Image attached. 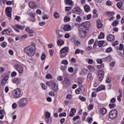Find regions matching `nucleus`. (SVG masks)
<instances>
[{
    "instance_id": "nucleus-43",
    "label": "nucleus",
    "mask_w": 124,
    "mask_h": 124,
    "mask_svg": "<svg viewBox=\"0 0 124 124\" xmlns=\"http://www.w3.org/2000/svg\"><path fill=\"white\" fill-rule=\"evenodd\" d=\"M80 119V116L79 115H77L76 116H75L73 118V121L74 122H76L77 120H79Z\"/></svg>"
},
{
    "instance_id": "nucleus-39",
    "label": "nucleus",
    "mask_w": 124,
    "mask_h": 124,
    "mask_svg": "<svg viewBox=\"0 0 124 124\" xmlns=\"http://www.w3.org/2000/svg\"><path fill=\"white\" fill-rule=\"evenodd\" d=\"M81 73L83 75H86L88 73V70L87 69H83L81 71Z\"/></svg>"
},
{
    "instance_id": "nucleus-60",
    "label": "nucleus",
    "mask_w": 124,
    "mask_h": 124,
    "mask_svg": "<svg viewBox=\"0 0 124 124\" xmlns=\"http://www.w3.org/2000/svg\"><path fill=\"white\" fill-rule=\"evenodd\" d=\"M74 44L76 46H79L80 45V42L79 41H75Z\"/></svg>"
},
{
    "instance_id": "nucleus-1",
    "label": "nucleus",
    "mask_w": 124,
    "mask_h": 124,
    "mask_svg": "<svg viewBox=\"0 0 124 124\" xmlns=\"http://www.w3.org/2000/svg\"><path fill=\"white\" fill-rule=\"evenodd\" d=\"M88 23L83 22L81 24H76V26H79L78 27V36L81 38H85L87 36V30H88Z\"/></svg>"
},
{
    "instance_id": "nucleus-37",
    "label": "nucleus",
    "mask_w": 124,
    "mask_h": 124,
    "mask_svg": "<svg viewBox=\"0 0 124 124\" xmlns=\"http://www.w3.org/2000/svg\"><path fill=\"white\" fill-rule=\"evenodd\" d=\"M65 11H66V12H68V11H70V10H71V9H72V6H66L65 7Z\"/></svg>"
},
{
    "instance_id": "nucleus-12",
    "label": "nucleus",
    "mask_w": 124,
    "mask_h": 124,
    "mask_svg": "<svg viewBox=\"0 0 124 124\" xmlns=\"http://www.w3.org/2000/svg\"><path fill=\"white\" fill-rule=\"evenodd\" d=\"M5 12L8 17H11V13H12V9L11 7H7L5 9Z\"/></svg>"
},
{
    "instance_id": "nucleus-35",
    "label": "nucleus",
    "mask_w": 124,
    "mask_h": 124,
    "mask_svg": "<svg viewBox=\"0 0 124 124\" xmlns=\"http://www.w3.org/2000/svg\"><path fill=\"white\" fill-rule=\"evenodd\" d=\"M45 117L46 119H49L50 117H51V113L49 112H46L45 114Z\"/></svg>"
},
{
    "instance_id": "nucleus-46",
    "label": "nucleus",
    "mask_w": 124,
    "mask_h": 124,
    "mask_svg": "<svg viewBox=\"0 0 124 124\" xmlns=\"http://www.w3.org/2000/svg\"><path fill=\"white\" fill-rule=\"evenodd\" d=\"M66 98L67 99H69V100H71L72 99V95L70 94H68L66 95Z\"/></svg>"
},
{
    "instance_id": "nucleus-14",
    "label": "nucleus",
    "mask_w": 124,
    "mask_h": 124,
    "mask_svg": "<svg viewBox=\"0 0 124 124\" xmlns=\"http://www.w3.org/2000/svg\"><path fill=\"white\" fill-rule=\"evenodd\" d=\"M12 82H13L15 84L18 85V84H20V83H21V78L16 77L12 79Z\"/></svg>"
},
{
    "instance_id": "nucleus-30",
    "label": "nucleus",
    "mask_w": 124,
    "mask_h": 124,
    "mask_svg": "<svg viewBox=\"0 0 124 124\" xmlns=\"http://www.w3.org/2000/svg\"><path fill=\"white\" fill-rule=\"evenodd\" d=\"M104 33L102 32H101L99 35L98 37V39H102V38H104Z\"/></svg>"
},
{
    "instance_id": "nucleus-32",
    "label": "nucleus",
    "mask_w": 124,
    "mask_h": 124,
    "mask_svg": "<svg viewBox=\"0 0 124 124\" xmlns=\"http://www.w3.org/2000/svg\"><path fill=\"white\" fill-rule=\"evenodd\" d=\"M26 31H27L29 34L33 33V31L30 29L29 28H27L26 29Z\"/></svg>"
},
{
    "instance_id": "nucleus-24",
    "label": "nucleus",
    "mask_w": 124,
    "mask_h": 124,
    "mask_svg": "<svg viewBox=\"0 0 124 124\" xmlns=\"http://www.w3.org/2000/svg\"><path fill=\"white\" fill-rule=\"evenodd\" d=\"M65 4L69 5H71L72 6V5L73 4V1H72V0H64Z\"/></svg>"
},
{
    "instance_id": "nucleus-55",
    "label": "nucleus",
    "mask_w": 124,
    "mask_h": 124,
    "mask_svg": "<svg viewBox=\"0 0 124 124\" xmlns=\"http://www.w3.org/2000/svg\"><path fill=\"white\" fill-rule=\"evenodd\" d=\"M79 99H80V100H81V101H86V98L83 96H79Z\"/></svg>"
},
{
    "instance_id": "nucleus-56",
    "label": "nucleus",
    "mask_w": 124,
    "mask_h": 124,
    "mask_svg": "<svg viewBox=\"0 0 124 124\" xmlns=\"http://www.w3.org/2000/svg\"><path fill=\"white\" fill-rule=\"evenodd\" d=\"M87 122H88V124H91L93 123V118L91 117L90 118H88L87 119Z\"/></svg>"
},
{
    "instance_id": "nucleus-48",
    "label": "nucleus",
    "mask_w": 124,
    "mask_h": 124,
    "mask_svg": "<svg viewBox=\"0 0 124 124\" xmlns=\"http://www.w3.org/2000/svg\"><path fill=\"white\" fill-rule=\"evenodd\" d=\"M62 63L63 64H65V65H67V64H68V62H67V60H62Z\"/></svg>"
},
{
    "instance_id": "nucleus-2",
    "label": "nucleus",
    "mask_w": 124,
    "mask_h": 124,
    "mask_svg": "<svg viewBox=\"0 0 124 124\" xmlns=\"http://www.w3.org/2000/svg\"><path fill=\"white\" fill-rule=\"evenodd\" d=\"M35 46V43H31L30 46L24 49V52L28 57H32V56L34 55L35 50H36Z\"/></svg>"
},
{
    "instance_id": "nucleus-26",
    "label": "nucleus",
    "mask_w": 124,
    "mask_h": 124,
    "mask_svg": "<svg viewBox=\"0 0 124 124\" xmlns=\"http://www.w3.org/2000/svg\"><path fill=\"white\" fill-rule=\"evenodd\" d=\"M98 17V14H97V10L94 9L93 10V18H97Z\"/></svg>"
},
{
    "instance_id": "nucleus-50",
    "label": "nucleus",
    "mask_w": 124,
    "mask_h": 124,
    "mask_svg": "<svg viewBox=\"0 0 124 124\" xmlns=\"http://www.w3.org/2000/svg\"><path fill=\"white\" fill-rule=\"evenodd\" d=\"M27 37H28V34H24L21 37L20 39L21 40H24V39H26Z\"/></svg>"
},
{
    "instance_id": "nucleus-44",
    "label": "nucleus",
    "mask_w": 124,
    "mask_h": 124,
    "mask_svg": "<svg viewBox=\"0 0 124 124\" xmlns=\"http://www.w3.org/2000/svg\"><path fill=\"white\" fill-rule=\"evenodd\" d=\"M112 51H113V49H112V47H108V48H107L106 50V52L107 53H111V52H112Z\"/></svg>"
},
{
    "instance_id": "nucleus-4",
    "label": "nucleus",
    "mask_w": 124,
    "mask_h": 124,
    "mask_svg": "<svg viewBox=\"0 0 124 124\" xmlns=\"http://www.w3.org/2000/svg\"><path fill=\"white\" fill-rule=\"evenodd\" d=\"M108 116L111 120H116L117 117H118V111L117 109H113L110 111Z\"/></svg>"
},
{
    "instance_id": "nucleus-47",
    "label": "nucleus",
    "mask_w": 124,
    "mask_h": 124,
    "mask_svg": "<svg viewBox=\"0 0 124 124\" xmlns=\"http://www.w3.org/2000/svg\"><path fill=\"white\" fill-rule=\"evenodd\" d=\"M88 108L90 111L93 110V104L89 105Z\"/></svg>"
},
{
    "instance_id": "nucleus-62",
    "label": "nucleus",
    "mask_w": 124,
    "mask_h": 124,
    "mask_svg": "<svg viewBox=\"0 0 124 124\" xmlns=\"http://www.w3.org/2000/svg\"><path fill=\"white\" fill-rule=\"evenodd\" d=\"M115 62H112L110 64H109V66L110 67H114L115 66Z\"/></svg>"
},
{
    "instance_id": "nucleus-63",
    "label": "nucleus",
    "mask_w": 124,
    "mask_h": 124,
    "mask_svg": "<svg viewBox=\"0 0 124 124\" xmlns=\"http://www.w3.org/2000/svg\"><path fill=\"white\" fill-rule=\"evenodd\" d=\"M123 49H124V45L123 44H121L120 45V46H119V49L120 50V51H122V50H123Z\"/></svg>"
},
{
    "instance_id": "nucleus-21",
    "label": "nucleus",
    "mask_w": 124,
    "mask_h": 124,
    "mask_svg": "<svg viewBox=\"0 0 124 124\" xmlns=\"http://www.w3.org/2000/svg\"><path fill=\"white\" fill-rule=\"evenodd\" d=\"M97 23V29H101L102 28V23H101V21L99 20V19H98L96 20Z\"/></svg>"
},
{
    "instance_id": "nucleus-29",
    "label": "nucleus",
    "mask_w": 124,
    "mask_h": 124,
    "mask_svg": "<svg viewBox=\"0 0 124 124\" xmlns=\"http://www.w3.org/2000/svg\"><path fill=\"white\" fill-rule=\"evenodd\" d=\"M118 24H119V22L118 20H114L111 24V26L113 27H116V26H118Z\"/></svg>"
},
{
    "instance_id": "nucleus-64",
    "label": "nucleus",
    "mask_w": 124,
    "mask_h": 124,
    "mask_svg": "<svg viewBox=\"0 0 124 124\" xmlns=\"http://www.w3.org/2000/svg\"><path fill=\"white\" fill-rule=\"evenodd\" d=\"M61 69L62 70V71H64V70L66 69V66H62L61 67Z\"/></svg>"
},
{
    "instance_id": "nucleus-38",
    "label": "nucleus",
    "mask_w": 124,
    "mask_h": 124,
    "mask_svg": "<svg viewBox=\"0 0 124 124\" xmlns=\"http://www.w3.org/2000/svg\"><path fill=\"white\" fill-rule=\"evenodd\" d=\"M108 107L110 109H113L116 107V104H109Z\"/></svg>"
},
{
    "instance_id": "nucleus-25",
    "label": "nucleus",
    "mask_w": 124,
    "mask_h": 124,
    "mask_svg": "<svg viewBox=\"0 0 124 124\" xmlns=\"http://www.w3.org/2000/svg\"><path fill=\"white\" fill-rule=\"evenodd\" d=\"M30 16L31 18V22H34V21H35V15L33 13H31L30 14Z\"/></svg>"
},
{
    "instance_id": "nucleus-20",
    "label": "nucleus",
    "mask_w": 124,
    "mask_h": 124,
    "mask_svg": "<svg viewBox=\"0 0 124 124\" xmlns=\"http://www.w3.org/2000/svg\"><path fill=\"white\" fill-rule=\"evenodd\" d=\"M29 5L30 8H31L32 9L35 8V4L34 3V2L32 1H31L29 2Z\"/></svg>"
},
{
    "instance_id": "nucleus-42",
    "label": "nucleus",
    "mask_w": 124,
    "mask_h": 124,
    "mask_svg": "<svg viewBox=\"0 0 124 124\" xmlns=\"http://www.w3.org/2000/svg\"><path fill=\"white\" fill-rule=\"evenodd\" d=\"M82 91V89L78 88L77 90H76L75 93L77 94H79V93H81V92Z\"/></svg>"
},
{
    "instance_id": "nucleus-31",
    "label": "nucleus",
    "mask_w": 124,
    "mask_h": 124,
    "mask_svg": "<svg viewBox=\"0 0 124 124\" xmlns=\"http://www.w3.org/2000/svg\"><path fill=\"white\" fill-rule=\"evenodd\" d=\"M104 43H105L104 41H99L98 43V45L99 47H102Z\"/></svg>"
},
{
    "instance_id": "nucleus-9",
    "label": "nucleus",
    "mask_w": 124,
    "mask_h": 124,
    "mask_svg": "<svg viewBox=\"0 0 124 124\" xmlns=\"http://www.w3.org/2000/svg\"><path fill=\"white\" fill-rule=\"evenodd\" d=\"M51 88L52 91H54L55 93H58L59 91V85L56 83L55 81L51 82Z\"/></svg>"
},
{
    "instance_id": "nucleus-6",
    "label": "nucleus",
    "mask_w": 124,
    "mask_h": 124,
    "mask_svg": "<svg viewBox=\"0 0 124 124\" xmlns=\"http://www.w3.org/2000/svg\"><path fill=\"white\" fill-rule=\"evenodd\" d=\"M68 53V47L65 46L61 49L60 52V58H64Z\"/></svg>"
},
{
    "instance_id": "nucleus-61",
    "label": "nucleus",
    "mask_w": 124,
    "mask_h": 124,
    "mask_svg": "<svg viewBox=\"0 0 124 124\" xmlns=\"http://www.w3.org/2000/svg\"><path fill=\"white\" fill-rule=\"evenodd\" d=\"M16 76H17V73H16V72L14 71V72H12V73H11L12 77H15Z\"/></svg>"
},
{
    "instance_id": "nucleus-40",
    "label": "nucleus",
    "mask_w": 124,
    "mask_h": 124,
    "mask_svg": "<svg viewBox=\"0 0 124 124\" xmlns=\"http://www.w3.org/2000/svg\"><path fill=\"white\" fill-rule=\"evenodd\" d=\"M54 18H56V19H59L60 18V15H59V13L55 12L53 15Z\"/></svg>"
},
{
    "instance_id": "nucleus-13",
    "label": "nucleus",
    "mask_w": 124,
    "mask_h": 124,
    "mask_svg": "<svg viewBox=\"0 0 124 124\" xmlns=\"http://www.w3.org/2000/svg\"><path fill=\"white\" fill-rule=\"evenodd\" d=\"M6 31H8V35H13L14 33H13V31H12V30L11 29H5L2 32V35H3V34H4V32H6Z\"/></svg>"
},
{
    "instance_id": "nucleus-49",
    "label": "nucleus",
    "mask_w": 124,
    "mask_h": 124,
    "mask_svg": "<svg viewBox=\"0 0 124 124\" xmlns=\"http://www.w3.org/2000/svg\"><path fill=\"white\" fill-rule=\"evenodd\" d=\"M87 79L88 81H90L91 79H92V74L89 73L88 74Z\"/></svg>"
},
{
    "instance_id": "nucleus-33",
    "label": "nucleus",
    "mask_w": 124,
    "mask_h": 124,
    "mask_svg": "<svg viewBox=\"0 0 124 124\" xmlns=\"http://www.w3.org/2000/svg\"><path fill=\"white\" fill-rule=\"evenodd\" d=\"M16 27L17 28V29H18L19 30H21V31H23L24 30V27L19 25L18 24L16 25Z\"/></svg>"
},
{
    "instance_id": "nucleus-3",
    "label": "nucleus",
    "mask_w": 124,
    "mask_h": 124,
    "mask_svg": "<svg viewBox=\"0 0 124 124\" xmlns=\"http://www.w3.org/2000/svg\"><path fill=\"white\" fill-rule=\"evenodd\" d=\"M23 95V93L21 92L20 89H16L12 93V97L14 98H19Z\"/></svg>"
},
{
    "instance_id": "nucleus-27",
    "label": "nucleus",
    "mask_w": 124,
    "mask_h": 124,
    "mask_svg": "<svg viewBox=\"0 0 124 124\" xmlns=\"http://www.w3.org/2000/svg\"><path fill=\"white\" fill-rule=\"evenodd\" d=\"M57 44L59 46H62L64 44V41L62 39L58 40L57 41Z\"/></svg>"
},
{
    "instance_id": "nucleus-16",
    "label": "nucleus",
    "mask_w": 124,
    "mask_h": 124,
    "mask_svg": "<svg viewBox=\"0 0 124 124\" xmlns=\"http://www.w3.org/2000/svg\"><path fill=\"white\" fill-rule=\"evenodd\" d=\"M108 41H114L115 40V36L113 34H109L107 37Z\"/></svg>"
},
{
    "instance_id": "nucleus-10",
    "label": "nucleus",
    "mask_w": 124,
    "mask_h": 124,
    "mask_svg": "<svg viewBox=\"0 0 124 124\" xmlns=\"http://www.w3.org/2000/svg\"><path fill=\"white\" fill-rule=\"evenodd\" d=\"M73 13L78 15H81L83 14V11L79 7H76L73 9Z\"/></svg>"
},
{
    "instance_id": "nucleus-57",
    "label": "nucleus",
    "mask_w": 124,
    "mask_h": 124,
    "mask_svg": "<svg viewBox=\"0 0 124 124\" xmlns=\"http://www.w3.org/2000/svg\"><path fill=\"white\" fill-rule=\"evenodd\" d=\"M41 86L43 90H46L47 89V86H45V84L43 83H41Z\"/></svg>"
},
{
    "instance_id": "nucleus-23",
    "label": "nucleus",
    "mask_w": 124,
    "mask_h": 124,
    "mask_svg": "<svg viewBox=\"0 0 124 124\" xmlns=\"http://www.w3.org/2000/svg\"><path fill=\"white\" fill-rule=\"evenodd\" d=\"M100 113L101 115H105L107 113V109L105 108H103L100 110Z\"/></svg>"
},
{
    "instance_id": "nucleus-18",
    "label": "nucleus",
    "mask_w": 124,
    "mask_h": 124,
    "mask_svg": "<svg viewBox=\"0 0 124 124\" xmlns=\"http://www.w3.org/2000/svg\"><path fill=\"white\" fill-rule=\"evenodd\" d=\"M75 113H76V109L74 108H71L69 114V117H73Z\"/></svg>"
},
{
    "instance_id": "nucleus-52",
    "label": "nucleus",
    "mask_w": 124,
    "mask_h": 124,
    "mask_svg": "<svg viewBox=\"0 0 124 124\" xmlns=\"http://www.w3.org/2000/svg\"><path fill=\"white\" fill-rule=\"evenodd\" d=\"M82 20V18H81V17L80 16H78L76 18V21L77 22H81Z\"/></svg>"
},
{
    "instance_id": "nucleus-41",
    "label": "nucleus",
    "mask_w": 124,
    "mask_h": 124,
    "mask_svg": "<svg viewBox=\"0 0 124 124\" xmlns=\"http://www.w3.org/2000/svg\"><path fill=\"white\" fill-rule=\"evenodd\" d=\"M46 121L47 124H51V123H52V118L50 117L48 118H46Z\"/></svg>"
},
{
    "instance_id": "nucleus-15",
    "label": "nucleus",
    "mask_w": 124,
    "mask_h": 124,
    "mask_svg": "<svg viewBox=\"0 0 124 124\" xmlns=\"http://www.w3.org/2000/svg\"><path fill=\"white\" fill-rule=\"evenodd\" d=\"M64 31H71V26L69 24H66L63 27Z\"/></svg>"
},
{
    "instance_id": "nucleus-34",
    "label": "nucleus",
    "mask_w": 124,
    "mask_h": 124,
    "mask_svg": "<svg viewBox=\"0 0 124 124\" xmlns=\"http://www.w3.org/2000/svg\"><path fill=\"white\" fill-rule=\"evenodd\" d=\"M0 45L3 48H5V47H6V45H7V43H6V42H1L0 43Z\"/></svg>"
},
{
    "instance_id": "nucleus-59",
    "label": "nucleus",
    "mask_w": 124,
    "mask_h": 124,
    "mask_svg": "<svg viewBox=\"0 0 124 124\" xmlns=\"http://www.w3.org/2000/svg\"><path fill=\"white\" fill-rule=\"evenodd\" d=\"M111 82V78L108 77L106 80V83H110Z\"/></svg>"
},
{
    "instance_id": "nucleus-22",
    "label": "nucleus",
    "mask_w": 124,
    "mask_h": 124,
    "mask_svg": "<svg viewBox=\"0 0 124 124\" xmlns=\"http://www.w3.org/2000/svg\"><path fill=\"white\" fill-rule=\"evenodd\" d=\"M105 86L104 85H100L99 87H98L96 89L97 92H100V91H104L106 90Z\"/></svg>"
},
{
    "instance_id": "nucleus-7",
    "label": "nucleus",
    "mask_w": 124,
    "mask_h": 124,
    "mask_svg": "<svg viewBox=\"0 0 124 124\" xmlns=\"http://www.w3.org/2000/svg\"><path fill=\"white\" fill-rule=\"evenodd\" d=\"M15 67H16V69L18 71V73L20 74H22L23 72H24V69H23V67L22 65L16 63L15 64Z\"/></svg>"
},
{
    "instance_id": "nucleus-53",
    "label": "nucleus",
    "mask_w": 124,
    "mask_h": 124,
    "mask_svg": "<svg viewBox=\"0 0 124 124\" xmlns=\"http://www.w3.org/2000/svg\"><path fill=\"white\" fill-rule=\"evenodd\" d=\"M103 59H98L96 60V62L97 63H102L103 62Z\"/></svg>"
},
{
    "instance_id": "nucleus-5",
    "label": "nucleus",
    "mask_w": 124,
    "mask_h": 124,
    "mask_svg": "<svg viewBox=\"0 0 124 124\" xmlns=\"http://www.w3.org/2000/svg\"><path fill=\"white\" fill-rule=\"evenodd\" d=\"M19 107L23 108L28 105V99L26 98H23L17 102Z\"/></svg>"
},
{
    "instance_id": "nucleus-36",
    "label": "nucleus",
    "mask_w": 124,
    "mask_h": 124,
    "mask_svg": "<svg viewBox=\"0 0 124 124\" xmlns=\"http://www.w3.org/2000/svg\"><path fill=\"white\" fill-rule=\"evenodd\" d=\"M116 5L117 7L120 9L122 8V7L123 6V3H122V2H119L117 3Z\"/></svg>"
},
{
    "instance_id": "nucleus-28",
    "label": "nucleus",
    "mask_w": 124,
    "mask_h": 124,
    "mask_svg": "<svg viewBox=\"0 0 124 124\" xmlns=\"http://www.w3.org/2000/svg\"><path fill=\"white\" fill-rule=\"evenodd\" d=\"M88 68L89 69L90 71H91V72H93V71L95 70V67L92 65H89Z\"/></svg>"
},
{
    "instance_id": "nucleus-19",
    "label": "nucleus",
    "mask_w": 124,
    "mask_h": 124,
    "mask_svg": "<svg viewBox=\"0 0 124 124\" xmlns=\"http://www.w3.org/2000/svg\"><path fill=\"white\" fill-rule=\"evenodd\" d=\"M84 9L85 12H90L91 11V7L88 4H86L84 6Z\"/></svg>"
},
{
    "instance_id": "nucleus-17",
    "label": "nucleus",
    "mask_w": 124,
    "mask_h": 124,
    "mask_svg": "<svg viewBox=\"0 0 124 124\" xmlns=\"http://www.w3.org/2000/svg\"><path fill=\"white\" fill-rule=\"evenodd\" d=\"M103 61H105V62H111L112 61V58H111V55H109L107 57L104 58H102Z\"/></svg>"
},
{
    "instance_id": "nucleus-8",
    "label": "nucleus",
    "mask_w": 124,
    "mask_h": 124,
    "mask_svg": "<svg viewBox=\"0 0 124 124\" xmlns=\"http://www.w3.org/2000/svg\"><path fill=\"white\" fill-rule=\"evenodd\" d=\"M98 78H99V81L102 82L104 78V72L103 71L100 70L98 71Z\"/></svg>"
},
{
    "instance_id": "nucleus-45",
    "label": "nucleus",
    "mask_w": 124,
    "mask_h": 124,
    "mask_svg": "<svg viewBox=\"0 0 124 124\" xmlns=\"http://www.w3.org/2000/svg\"><path fill=\"white\" fill-rule=\"evenodd\" d=\"M64 22H69V21H70V17L68 16H65L64 17Z\"/></svg>"
},
{
    "instance_id": "nucleus-58",
    "label": "nucleus",
    "mask_w": 124,
    "mask_h": 124,
    "mask_svg": "<svg viewBox=\"0 0 124 124\" xmlns=\"http://www.w3.org/2000/svg\"><path fill=\"white\" fill-rule=\"evenodd\" d=\"M46 79H51V78H52V75L50 74H48L46 75Z\"/></svg>"
},
{
    "instance_id": "nucleus-11",
    "label": "nucleus",
    "mask_w": 124,
    "mask_h": 124,
    "mask_svg": "<svg viewBox=\"0 0 124 124\" xmlns=\"http://www.w3.org/2000/svg\"><path fill=\"white\" fill-rule=\"evenodd\" d=\"M8 79H9V75L8 74H7L1 80V85L4 86V85L6 84L7 81H8Z\"/></svg>"
},
{
    "instance_id": "nucleus-54",
    "label": "nucleus",
    "mask_w": 124,
    "mask_h": 124,
    "mask_svg": "<svg viewBox=\"0 0 124 124\" xmlns=\"http://www.w3.org/2000/svg\"><path fill=\"white\" fill-rule=\"evenodd\" d=\"M107 16H108V17H111V16H113V13L112 12H108L107 13Z\"/></svg>"
},
{
    "instance_id": "nucleus-51",
    "label": "nucleus",
    "mask_w": 124,
    "mask_h": 124,
    "mask_svg": "<svg viewBox=\"0 0 124 124\" xmlns=\"http://www.w3.org/2000/svg\"><path fill=\"white\" fill-rule=\"evenodd\" d=\"M59 117L61 118L62 117H66V113L63 112L59 114Z\"/></svg>"
}]
</instances>
